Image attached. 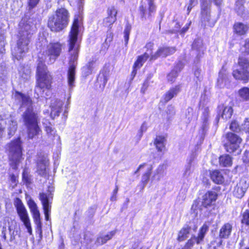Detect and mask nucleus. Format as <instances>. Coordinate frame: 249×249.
Masks as SVG:
<instances>
[{"label": "nucleus", "instance_id": "nucleus-47", "mask_svg": "<svg viewBox=\"0 0 249 249\" xmlns=\"http://www.w3.org/2000/svg\"><path fill=\"white\" fill-rule=\"evenodd\" d=\"M230 128L231 130L235 132H238L240 130L239 125L236 121H233L231 122Z\"/></svg>", "mask_w": 249, "mask_h": 249}, {"label": "nucleus", "instance_id": "nucleus-46", "mask_svg": "<svg viewBox=\"0 0 249 249\" xmlns=\"http://www.w3.org/2000/svg\"><path fill=\"white\" fill-rule=\"evenodd\" d=\"M107 17H116V15L117 14V11L115 8L114 7H111L108 8L107 11Z\"/></svg>", "mask_w": 249, "mask_h": 249}, {"label": "nucleus", "instance_id": "nucleus-23", "mask_svg": "<svg viewBox=\"0 0 249 249\" xmlns=\"http://www.w3.org/2000/svg\"><path fill=\"white\" fill-rule=\"evenodd\" d=\"M218 108H221L222 110L221 113L220 111L218 113V116L220 115L223 120H227L231 118L233 113L231 107L220 106Z\"/></svg>", "mask_w": 249, "mask_h": 249}, {"label": "nucleus", "instance_id": "nucleus-36", "mask_svg": "<svg viewBox=\"0 0 249 249\" xmlns=\"http://www.w3.org/2000/svg\"><path fill=\"white\" fill-rule=\"evenodd\" d=\"M152 170V167L151 166L147 171V172L142 176V181L143 183V187L145 186L147 184L150 176L151 174V171Z\"/></svg>", "mask_w": 249, "mask_h": 249}, {"label": "nucleus", "instance_id": "nucleus-31", "mask_svg": "<svg viewBox=\"0 0 249 249\" xmlns=\"http://www.w3.org/2000/svg\"><path fill=\"white\" fill-rule=\"evenodd\" d=\"M94 63L95 62L92 60L82 68V72L84 76L86 77L91 74Z\"/></svg>", "mask_w": 249, "mask_h": 249}, {"label": "nucleus", "instance_id": "nucleus-18", "mask_svg": "<svg viewBox=\"0 0 249 249\" xmlns=\"http://www.w3.org/2000/svg\"><path fill=\"white\" fill-rule=\"evenodd\" d=\"M217 197V194L215 191H208L202 196V205L206 208L210 206L213 202L215 201Z\"/></svg>", "mask_w": 249, "mask_h": 249}, {"label": "nucleus", "instance_id": "nucleus-32", "mask_svg": "<svg viewBox=\"0 0 249 249\" xmlns=\"http://www.w3.org/2000/svg\"><path fill=\"white\" fill-rule=\"evenodd\" d=\"M235 32L240 35L245 34L248 30V27L241 23H237L234 26Z\"/></svg>", "mask_w": 249, "mask_h": 249}, {"label": "nucleus", "instance_id": "nucleus-30", "mask_svg": "<svg viewBox=\"0 0 249 249\" xmlns=\"http://www.w3.org/2000/svg\"><path fill=\"white\" fill-rule=\"evenodd\" d=\"M220 165L224 167L230 166L232 164V158L229 155H224L219 157Z\"/></svg>", "mask_w": 249, "mask_h": 249}, {"label": "nucleus", "instance_id": "nucleus-7", "mask_svg": "<svg viewBox=\"0 0 249 249\" xmlns=\"http://www.w3.org/2000/svg\"><path fill=\"white\" fill-rule=\"evenodd\" d=\"M9 159L17 164L22 157V142L20 138H18L7 144Z\"/></svg>", "mask_w": 249, "mask_h": 249}, {"label": "nucleus", "instance_id": "nucleus-27", "mask_svg": "<svg viewBox=\"0 0 249 249\" xmlns=\"http://www.w3.org/2000/svg\"><path fill=\"white\" fill-rule=\"evenodd\" d=\"M210 109L208 107H205L202 112L201 116V119L202 121V129L203 131H205L208 127L209 124V118Z\"/></svg>", "mask_w": 249, "mask_h": 249}, {"label": "nucleus", "instance_id": "nucleus-26", "mask_svg": "<svg viewBox=\"0 0 249 249\" xmlns=\"http://www.w3.org/2000/svg\"><path fill=\"white\" fill-rule=\"evenodd\" d=\"M211 178L216 184H222L224 181V178L221 172L218 170L212 171L211 174Z\"/></svg>", "mask_w": 249, "mask_h": 249}, {"label": "nucleus", "instance_id": "nucleus-42", "mask_svg": "<svg viewBox=\"0 0 249 249\" xmlns=\"http://www.w3.org/2000/svg\"><path fill=\"white\" fill-rule=\"evenodd\" d=\"M236 10L239 14H242L244 11V7L243 6V2L242 1H239L237 0L236 2Z\"/></svg>", "mask_w": 249, "mask_h": 249}, {"label": "nucleus", "instance_id": "nucleus-41", "mask_svg": "<svg viewBox=\"0 0 249 249\" xmlns=\"http://www.w3.org/2000/svg\"><path fill=\"white\" fill-rule=\"evenodd\" d=\"M116 20L115 17H107L104 19V24L106 26H109L112 25Z\"/></svg>", "mask_w": 249, "mask_h": 249}, {"label": "nucleus", "instance_id": "nucleus-17", "mask_svg": "<svg viewBox=\"0 0 249 249\" xmlns=\"http://www.w3.org/2000/svg\"><path fill=\"white\" fill-rule=\"evenodd\" d=\"M44 129L46 132L47 138L50 141H53L55 139H57L58 142L60 141V137L56 133V130L50 123H43Z\"/></svg>", "mask_w": 249, "mask_h": 249}, {"label": "nucleus", "instance_id": "nucleus-12", "mask_svg": "<svg viewBox=\"0 0 249 249\" xmlns=\"http://www.w3.org/2000/svg\"><path fill=\"white\" fill-rule=\"evenodd\" d=\"M147 3L141 5L139 7L140 14L142 18L146 19L151 16L152 13L156 11V7L154 0H146Z\"/></svg>", "mask_w": 249, "mask_h": 249}, {"label": "nucleus", "instance_id": "nucleus-63", "mask_svg": "<svg viewBox=\"0 0 249 249\" xmlns=\"http://www.w3.org/2000/svg\"><path fill=\"white\" fill-rule=\"evenodd\" d=\"M213 1L217 5H220L222 2V0H213Z\"/></svg>", "mask_w": 249, "mask_h": 249}, {"label": "nucleus", "instance_id": "nucleus-35", "mask_svg": "<svg viewBox=\"0 0 249 249\" xmlns=\"http://www.w3.org/2000/svg\"><path fill=\"white\" fill-rule=\"evenodd\" d=\"M179 65V64H178L177 66L168 74L167 77L169 82L173 83L175 81V79L178 75L177 69H178Z\"/></svg>", "mask_w": 249, "mask_h": 249}, {"label": "nucleus", "instance_id": "nucleus-5", "mask_svg": "<svg viewBox=\"0 0 249 249\" xmlns=\"http://www.w3.org/2000/svg\"><path fill=\"white\" fill-rule=\"evenodd\" d=\"M68 11L65 8L57 9L55 14L49 17L48 25L52 31L59 32L63 30L68 24Z\"/></svg>", "mask_w": 249, "mask_h": 249}, {"label": "nucleus", "instance_id": "nucleus-13", "mask_svg": "<svg viewBox=\"0 0 249 249\" xmlns=\"http://www.w3.org/2000/svg\"><path fill=\"white\" fill-rule=\"evenodd\" d=\"M209 226L207 224L205 223L201 227L199 230L197 236H194L188 240L186 245L191 249V248L194 245L195 243H196L197 244H200L204 239L206 233L208 231Z\"/></svg>", "mask_w": 249, "mask_h": 249}, {"label": "nucleus", "instance_id": "nucleus-55", "mask_svg": "<svg viewBox=\"0 0 249 249\" xmlns=\"http://www.w3.org/2000/svg\"><path fill=\"white\" fill-rule=\"evenodd\" d=\"M179 28H180V25L178 23H177L176 26L175 27V29H174L172 30L168 31L167 32L168 33H175L178 32L179 31Z\"/></svg>", "mask_w": 249, "mask_h": 249}, {"label": "nucleus", "instance_id": "nucleus-53", "mask_svg": "<svg viewBox=\"0 0 249 249\" xmlns=\"http://www.w3.org/2000/svg\"><path fill=\"white\" fill-rule=\"evenodd\" d=\"M118 191V187L117 186H116L115 189L113 190L112 195L110 197V200L112 201L116 200V195Z\"/></svg>", "mask_w": 249, "mask_h": 249}, {"label": "nucleus", "instance_id": "nucleus-64", "mask_svg": "<svg viewBox=\"0 0 249 249\" xmlns=\"http://www.w3.org/2000/svg\"><path fill=\"white\" fill-rule=\"evenodd\" d=\"M245 46L246 48L249 49V39L246 40Z\"/></svg>", "mask_w": 249, "mask_h": 249}, {"label": "nucleus", "instance_id": "nucleus-40", "mask_svg": "<svg viewBox=\"0 0 249 249\" xmlns=\"http://www.w3.org/2000/svg\"><path fill=\"white\" fill-rule=\"evenodd\" d=\"M33 216V218L34 219V221L36 224L37 225V228H40L41 227V222L40 218V213L39 211H38L34 213H32Z\"/></svg>", "mask_w": 249, "mask_h": 249}, {"label": "nucleus", "instance_id": "nucleus-38", "mask_svg": "<svg viewBox=\"0 0 249 249\" xmlns=\"http://www.w3.org/2000/svg\"><path fill=\"white\" fill-rule=\"evenodd\" d=\"M131 29V26L130 24L127 23L125 25V27L124 30V38L125 45H126L128 43Z\"/></svg>", "mask_w": 249, "mask_h": 249}, {"label": "nucleus", "instance_id": "nucleus-15", "mask_svg": "<svg viewBox=\"0 0 249 249\" xmlns=\"http://www.w3.org/2000/svg\"><path fill=\"white\" fill-rule=\"evenodd\" d=\"M39 199L41 201L44 212L45 214V219L49 220V214L51 213V206L50 203V199H52L51 194L47 195L45 193H42L39 194Z\"/></svg>", "mask_w": 249, "mask_h": 249}, {"label": "nucleus", "instance_id": "nucleus-1", "mask_svg": "<svg viewBox=\"0 0 249 249\" xmlns=\"http://www.w3.org/2000/svg\"><path fill=\"white\" fill-rule=\"evenodd\" d=\"M62 50V45L58 43H50L47 47L44 57L41 59L37 64L36 69V85L35 91L37 95H41L46 89L51 87L52 77L49 74L44 62L53 63L60 55Z\"/></svg>", "mask_w": 249, "mask_h": 249}, {"label": "nucleus", "instance_id": "nucleus-19", "mask_svg": "<svg viewBox=\"0 0 249 249\" xmlns=\"http://www.w3.org/2000/svg\"><path fill=\"white\" fill-rule=\"evenodd\" d=\"M230 83L228 73L226 70L223 67L219 73L217 78V85L220 88H224L228 85Z\"/></svg>", "mask_w": 249, "mask_h": 249}, {"label": "nucleus", "instance_id": "nucleus-33", "mask_svg": "<svg viewBox=\"0 0 249 249\" xmlns=\"http://www.w3.org/2000/svg\"><path fill=\"white\" fill-rule=\"evenodd\" d=\"M191 230V227L187 226L183 228L179 231L178 239L179 241H183L187 237Z\"/></svg>", "mask_w": 249, "mask_h": 249}, {"label": "nucleus", "instance_id": "nucleus-52", "mask_svg": "<svg viewBox=\"0 0 249 249\" xmlns=\"http://www.w3.org/2000/svg\"><path fill=\"white\" fill-rule=\"evenodd\" d=\"M202 44L201 41L200 40H197L194 41L193 45H192V48L193 49L195 50H199V47H198V46H201Z\"/></svg>", "mask_w": 249, "mask_h": 249}, {"label": "nucleus", "instance_id": "nucleus-29", "mask_svg": "<svg viewBox=\"0 0 249 249\" xmlns=\"http://www.w3.org/2000/svg\"><path fill=\"white\" fill-rule=\"evenodd\" d=\"M149 57V55L147 53H144L143 55L139 56L137 61L134 63L133 67H134L135 69H140Z\"/></svg>", "mask_w": 249, "mask_h": 249}, {"label": "nucleus", "instance_id": "nucleus-50", "mask_svg": "<svg viewBox=\"0 0 249 249\" xmlns=\"http://www.w3.org/2000/svg\"><path fill=\"white\" fill-rule=\"evenodd\" d=\"M39 0H29L28 1V7L29 9H31L35 7Z\"/></svg>", "mask_w": 249, "mask_h": 249}, {"label": "nucleus", "instance_id": "nucleus-45", "mask_svg": "<svg viewBox=\"0 0 249 249\" xmlns=\"http://www.w3.org/2000/svg\"><path fill=\"white\" fill-rule=\"evenodd\" d=\"M192 160H193V158L192 157L191 158V159L190 160V161H189L188 165L186 166L185 170L183 174V175L185 177H188L189 176H190V175L191 173V162L192 161Z\"/></svg>", "mask_w": 249, "mask_h": 249}, {"label": "nucleus", "instance_id": "nucleus-44", "mask_svg": "<svg viewBox=\"0 0 249 249\" xmlns=\"http://www.w3.org/2000/svg\"><path fill=\"white\" fill-rule=\"evenodd\" d=\"M242 223H245L247 225H249V211L246 210L243 213V218Z\"/></svg>", "mask_w": 249, "mask_h": 249}, {"label": "nucleus", "instance_id": "nucleus-48", "mask_svg": "<svg viewBox=\"0 0 249 249\" xmlns=\"http://www.w3.org/2000/svg\"><path fill=\"white\" fill-rule=\"evenodd\" d=\"M31 71L29 69L24 70L23 73L21 74V77L26 80H28L30 77Z\"/></svg>", "mask_w": 249, "mask_h": 249}, {"label": "nucleus", "instance_id": "nucleus-34", "mask_svg": "<svg viewBox=\"0 0 249 249\" xmlns=\"http://www.w3.org/2000/svg\"><path fill=\"white\" fill-rule=\"evenodd\" d=\"M238 94L240 97L243 101L249 100V88L247 87H244L238 91Z\"/></svg>", "mask_w": 249, "mask_h": 249}, {"label": "nucleus", "instance_id": "nucleus-61", "mask_svg": "<svg viewBox=\"0 0 249 249\" xmlns=\"http://www.w3.org/2000/svg\"><path fill=\"white\" fill-rule=\"evenodd\" d=\"M138 69H135L134 68V70L132 71V73H131V75L132 76V79H133L135 77V76L136 75V74L137 73V71Z\"/></svg>", "mask_w": 249, "mask_h": 249}, {"label": "nucleus", "instance_id": "nucleus-14", "mask_svg": "<svg viewBox=\"0 0 249 249\" xmlns=\"http://www.w3.org/2000/svg\"><path fill=\"white\" fill-rule=\"evenodd\" d=\"M249 186V182L246 178H242L235 187L233 191V195L238 198H241L245 195Z\"/></svg>", "mask_w": 249, "mask_h": 249}, {"label": "nucleus", "instance_id": "nucleus-8", "mask_svg": "<svg viewBox=\"0 0 249 249\" xmlns=\"http://www.w3.org/2000/svg\"><path fill=\"white\" fill-rule=\"evenodd\" d=\"M14 205L16 208L17 212L20 219L23 223L27 229L28 233L32 234V230L28 212L22 201L19 198L14 200Z\"/></svg>", "mask_w": 249, "mask_h": 249}, {"label": "nucleus", "instance_id": "nucleus-51", "mask_svg": "<svg viewBox=\"0 0 249 249\" xmlns=\"http://www.w3.org/2000/svg\"><path fill=\"white\" fill-rule=\"evenodd\" d=\"M10 180L11 181V185H12L13 188H14L17 185L18 182L17 177L13 174L11 175L10 176Z\"/></svg>", "mask_w": 249, "mask_h": 249}, {"label": "nucleus", "instance_id": "nucleus-21", "mask_svg": "<svg viewBox=\"0 0 249 249\" xmlns=\"http://www.w3.org/2000/svg\"><path fill=\"white\" fill-rule=\"evenodd\" d=\"M48 160L46 156L39 157L37 161V169L38 174L41 176H44L46 174V167Z\"/></svg>", "mask_w": 249, "mask_h": 249}, {"label": "nucleus", "instance_id": "nucleus-6", "mask_svg": "<svg viewBox=\"0 0 249 249\" xmlns=\"http://www.w3.org/2000/svg\"><path fill=\"white\" fill-rule=\"evenodd\" d=\"M233 77L247 83L249 80V53L246 52L239 57L238 68L232 71Z\"/></svg>", "mask_w": 249, "mask_h": 249}, {"label": "nucleus", "instance_id": "nucleus-28", "mask_svg": "<svg viewBox=\"0 0 249 249\" xmlns=\"http://www.w3.org/2000/svg\"><path fill=\"white\" fill-rule=\"evenodd\" d=\"M165 138L163 136H158L156 137L154 141V144L158 151L162 152L165 149Z\"/></svg>", "mask_w": 249, "mask_h": 249}, {"label": "nucleus", "instance_id": "nucleus-58", "mask_svg": "<svg viewBox=\"0 0 249 249\" xmlns=\"http://www.w3.org/2000/svg\"><path fill=\"white\" fill-rule=\"evenodd\" d=\"M22 176H23V180L24 181H25L26 183H29V179L28 178L27 175L26 174L25 172H24L23 173Z\"/></svg>", "mask_w": 249, "mask_h": 249}, {"label": "nucleus", "instance_id": "nucleus-59", "mask_svg": "<svg viewBox=\"0 0 249 249\" xmlns=\"http://www.w3.org/2000/svg\"><path fill=\"white\" fill-rule=\"evenodd\" d=\"M4 220V221L8 222V229H9V230L10 231H11V226L9 225V223H10V221L12 222V220L10 218H9V217H5Z\"/></svg>", "mask_w": 249, "mask_h": 249}, {"label": "nucleus", "instance_id": "nucleus-56", "mask_svg": "<svg viewBox=\"0 0 249 249\" xmlns=\"http://www.w3.org/2000/svg\"><path fill=\"white\" fill-rule=\"evenodd\" d=\"M195 76L199 79L201 75V70L199 69H196L194 71Z\"/></svg>", "mask_w": 249, "mask_h": 249}, {"label": "nucleus", "instance_id": "nucleus-22", "mask_svg": "<svg viewBox=\"0 0 249 249\" xmlns=\"http://www.w3.org/2000/svg\"><path fill=\"white\" fill-rule=\"evenodd\" d=\"M180 85H177L175 87L171 88L164 95V101L165 103L168 102L173 97L176 96L180 91Z\"/></svg>", "mask_w": 249, "mask_h": 249}, {"label": "nucleus", "instance_id": "nucleus-25", "mask_svg": "<svg viewBox=\"0 0 249 249\" xmlns=\"http://www.w3.org/2000/svg\"><path fill=\"white\" fill-rule=\"evenodd\" d=\"M232 225L229 223L225 224L221 228L219 231V237L221 238H227L231 233Z\"/></svg>", "mask_w": 249, "mask_h": 249}, {"label": "nucleus", "instance_id": "nucleus-39", "mask_svg": "<svg viewBox=\"0 0 249 249\" xmlns=\"http://www.w3.org/2000/svg\"><path fill=\"white\" fill-rule=\"evenodd\" d=\"M28 205L32 213L39 211L37 205L32 199L28 200Z\"/></svg>", "mask_w": 249, "mask_h": 249}, {"label": "nucleus", "instance_id": "nucleus-11", "mask_svg": "<svg viewBox=\"0 0 249 249\" xmlns=\"http://www.w3.org/2000/svg\"><path fill=\"white\" fill-rule=\"evenodd\" d=\"M2 127H5L4 133H6L9 138H11L16 133L18 128L16 120L10 115L5 118L0 119Z\"/></svg>", "mask_w": 249, "mask_h": 249}, {"label": "nucleus", "instance_id": "nucleus-57", "mask_svg": "<svg viewBox=\"0 0 249 249\" xmlns=\"http://www.w3.org/2000/svg\"><path fill=\"white\" fill-rule=\"evenodd\" d=\"M112 39V35L111 33H108L107 34V37L105 40L106 42H110Z\"/></svg>", "mask_w": 249, "mask_h": 249}, {"label": "nucleus", "instance_id": "nucleus-20", "mask_svg": "<svg viewBox=\"0 0 249 249\" xmlns=\"http://www.w3.org/2000/svg\"><path fill=\"white\" fill-rule=\"evenodd\" d=\"M63 103L62 101L59 100H56L51 104V111L50 113L51 117L52 119H54L56 116L59 115L61 112V108Z\"/></svg>", "mask_w": 249, "mask_h": 249}, {"label": "nucleus", "instance_id": "nucleus-16", "mask_svg": "<svg viewBox=\"0 0 249 249\" xmlns=\"http://www.w3.org/2000/svg\"><path fill=\"white\" fill-rule=\"evenodd\" d=\"M176 51L175 47H160L154 54L151 55L150 60H155L159 57H165L169 55L173 54Z\"/></svg>", "mask_w": 249, "mask_h": 249}, {"label": "nucleus", "instance_id": "nucleus-4", "mask_svg": "<svg viewBox=\"0 0 249 249\" xmlns=\"http://www.w3.org/2000/svg\"><path fill=\"white\" fill-rule=\"evenodd\" d=\"M33 34L32 26L26 23L21 28L17 46L12 51L13 55L18 60L21 59L28 50V45Z\"/></svg>", "mask_w": 249, "mask_h": 249}, {"label": "nucleus", "instance_id": "nucleus-43", "mask_svg": "<svg viewBox=\"0 0 249 249\" xmlns=\"http://www.w3.org/2000/svg\"><path fill=\"white\" fill-rule=\"evenodd\" d=\"M164 171V165H160L156 170V172L154 177H156V174L158 175L157 179L159 180L161 177H163V173Z\"/></svg>", "mask_w": 249, "mask_h": 249}, {"label": "nucleus", "instance_id": "nucleus-10", "mask_svg": "<svg viewBox=\"0 0 249 249\" xmlns=\"http://www.w3.org/2000/svg\"><path fill=\"white\" fill-rule=\"evenodd\" d=\"M201 14V21L202 24L210 27H213L214 25L216 20L211 17L210 5L207 1H204L202 3Z\"/></svg>", "mask_w": 249, "mask_h": 249}, {"label": "nucleus", "instance_id": "nucleus-3", "mask_svg": "<svg viewBox=\"0 0 249 249\" xmlns=\"http://www.w3.org/2000/svg\"><path fill=\"white\" fill-rule=\"evenodd\" d=\"M78 28V19H75L70 33L69 40V52L70 56L69 58V67L67 73V80L70 90L75 87V68L77 64L79 52V45L76 43Z\"/></svg>", "mask_w": 249, "mask_h": 249}, {"label": "nucleus", "instance_id": "nucleus-62", "mask_svg": "<svg viewBox=\"0 0 249 249\" xmlns=\"http://www.w3.org/2000/svg\"><path fill=\"white\" fill-rule=\"evenodd\" d=\"M145 165V164H141L139 165L138 168L137 169V170L135 172V174H137L139 171L142 169V168H143L144 167V166Z\"/></svg>", "mask_w": 249, "mask_h": 249}, {"label": "nucleus", "instance_id": "nucleus-9", "mask_svg": "<svg viewBox=\"0 0 249 249\" xmlns=\"http://www.w3.org/2000/svg\"><path fill=\"white\" fill-rule=\"evenodd\" d=\"M226 138L227 142L224 144V147L226 150L230 153L236 151L239 148L242 141L240 136L232 132L227 133Z\"/></svg>", "mask_w": 249, "mask_h": 249}, {"label": "nucleus", "instance_id": "nucleus-49", "mask_svg": "<svg viewBox=\"0 0 249 249\" xmlns=\"http://www.w3.org/2000/svg\"><path fill=\"white\" fill-rule=\"evenodd\" d=\"M242 129L249 133V118H247L242 125Z\"/></svg>", "mask_w": 249, "mask_h": 249}, {"label": "nucleus", "instance_id": "nucleus-37", "mask_svg": "<svg viewBox=\"0 0 249 249\" xmlns=\"http://www.w3.org/2000/svg\"><path fill=\"white\" fill-rule=\"evenodd\" d=\"M197 4V0H186L185 7H187V14L189 15L192 9Z\"/></svg>", "mask_w": 249, "mask_h": 249}, {"label": "nucleus", "instance_id": "nucleus-2", "mask_svg": "<svg viewBox=\"0 0 249 249\" xmlns=\"http://www.w3.org/2000/svg\"><path fill=\"white\" fill-rule=\"evenodd\" d=\"M14 98L17 103L20 104V108H25L23 118L27 127L28 136L29 139H33L41 131L38 125L37 116L33 112L32 102L30 98L21 92L16 91Z\"/></svg>", "mask_w": 249, "mask_h": 249}, {"label": "nucleus", "instance_id": "nucleus-54", "mask_svg": "<svg viewBox=\"0 0 249 249\" xmlns=\"http://www.w3.org/2000/svg\"><path fill=\"white\" fill-rule=\"evenodd\" d=\"M147 124L145 122H143L141 125V128L140 129V133H141V136L142 135L143 132L146 131L147 130Z\"/></svg>", "mask_w": 249, "mask_h": 249}, {"label": "nucleus", "instance_id": "nucleus-24", "mask_svg": "<svg viewBox=\"0 0 249 249\" xmlns=\"http://www.w3.org/2000/svg\"><path fill=\"white\" fill-rule=\"evenodd\" d=\"M115 234V231H111L107 234H100L97 237L96 243L98 245H101L106 243L108 240L111 239Z\"/></svg>", "mask_w": 249, "mask_h": 249}, {"label": "nucleus", "instance_id": "nucleus-60", "mask_svg": "<svg viewBox=\"0 0 249 249\" xmlns=\"http://www.w3.org/2000/svg\"><path fill=\"white\" fill-rule=\"evenodd\" d=\"M168 110L169 111V113L172 114H174L175 113L174 107L171 106L168 107Z\"/></svg>", "mask_w": 249, "mask_h": 249}]
</instances>
